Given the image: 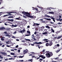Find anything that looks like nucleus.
I'll return each mask as SVG.
<instances>
[{
	"mask_svg": "<svg viewBox=\"0 0 62 62\" xmlns=\"http://www.w3.org/2000/svg\"><path fill=\"white\" fill-rule=\"evenodd\" d=\"M25 16L27 17H29V18H36V16H30V15H26Z\"/></svg>",
	"mask_w": 62,
	"mask_h": 62,
	"instance_id": "2",
	"label": "nucleus"
},
{
	"mask_svg": "<svg viewBox=\"0 0 62 62\" xmlns=\"http://www.w3.org/2000/svg\"><path fill=\"white\" fill-rule=\"evenodd\" d=\"M10 54L13 55H15V54L14 53H10Z\"/></svg>",
	"mask_w": 62,
	"mask_h": 62,
	"instance_id": "24",
	"label": "nucleus"
},
{
	"mask_svg": "<svg viewBox=\"0 0 62 62\" xmlns=\"http://www.w3.org/2000/svg\"><path fill=\"white\" fill-rule=\"evenodd\" d=\"M27 33H29V34H30V32L29 31H27Z\"/></svg>",
	"mask_w": 62,
	"mask_h": 62,
	"instance_id": "35",
	"label": "nucleus"
},
{
	"mask_svg": "<svg viewBox=\"0 0 62 62\" xmlns=\"http://www.w3.org/2000/svg\"><path fill=\"white\" fill-rule=\"evenodd\" d=\"M44 19H45V20H48V21H51V19H50L46 18H44Z\"/></svg>",
	"mask_w": 62,
	"mask_h": 62,
	"instance_id": "12",
	"label": "nucleus"
},
{
	"mask_svg": "<svg viewBox=\"0 0 62 62\" xmlns=\"http://www.w3.org/2000/svg\"><path fill=\"white\" fill-rule=\"evenodd\" d=\"M13 16H10L8 17V18H13Z\"/></svg>",
	"mask_w": 62,
	"mask_h": 62,
	"instance_id": "17",
	"label": "nucleus"
},
{
	"mask_svg": "<svg viewBox=\"0 0 62 62\" xmlns=\"http://www.w3.org/2000/svg\"><path fill=\"white\" fill-rule=\"evenodd\" d=\"M59 18H59V19H60V18H61L62 17V16H59Z\"/></svg>",
	"mask_w": 62,
	"mask_h": 62,
	"instance_id": "57",
	"label": "nucleus"
},
{
	"mask_svg": "<svg viewBox=\"0 0 62 62\" xmlns=\"http://www.w3.org/2000/svg\"><path fill=\"white\" fill-rule=\"evenodd\" d=\"M6 29V28L4 27H2L1 28V30H5Z\"/></svg>",
	"mask_w": 62,
	"mask_h": 62,
	"instance_id": "14",
	"label": "nucleus"
},
{
	"mask_svg": "<svg viewBox=\"0 0 62 62\" xmlns=\"http://www.w3.org/2000/svg\"><path fill=\"white\" fill-rule=\"evenodd\" d=\"M50 8L52 9V8H47V9H48V10H51V9H50Z\"/></svg>",
	"mask_w": 62,
	"mask_h": 62,
	"instance_id": "32",
	"label": "nucleus"
},
{
	"mask_svg": "<svg viewBox=\"0 0 62 62\" xmlns=\"http://www.w3.org/2000/svg\"><path fill=\"white\" fill-rule=\"evenodd\" d=\"M1 47H3H3H5V45H1Z\"/></svg>",
	"mask_w": 62,
	"mask_h": 62,
	"instance_id": "46",
	"label": "nucleus"
},
{
	"mask_svg": "<svg viewBox=\"0 0 62 62\" xmlns=\"http://www.w3.org/2000/svg\"><path fill=\"white\" fill-rule=\"evenodd\" d=\"M32 59H31L30 60H28V61H31V62H32Z\"/></svg>",
	"mask_w": 62,
	"mask_h": 62,
	"instance_id": "50",
	"label": "nucleus"
},
{
	"mask_svg": "<svg viewBox=\"0 0 62 62\" xmlns=\"http://www.w3.org/2000/svg\"><path fill=\"white\" fill-rule=\"evenodd\" d=\"M47 30L46 29H45L44 30V31H45V32H48L47 31Z\"/></svg>",
	"mask_w": 62,
	"mask_h": 62,
	"instance_id": "33",
	"label": "nucleus"
},
{
	"mask_svg": "<svg viewBox=\"0 0 62 62\" xmlns=\"http://www.w3.org/2000/svg\"><path fill=\"white\" fill-rule=\"evenodd\" d=\"M52 62H58L55 61H54L52 60Z\"/></svg>",
	"mask_w": 62,
	"mask_h": 62,
	"instance_id": "51",
	"label": "nucleus"
},
{
	"mask_svg": "<svg viewBox=\"0 0 62 62\" xmlns=\"http://www.w3.org/2000/svg\"><path fill=\"white\" fill-rule=\"evenodd\" d=\"M4 33H5V34L6 35H8V34L7 33V31H5L4 32Z\"/></svg>",
	"mask_w": 62,
	"mask_h": 62,
	"instance_id": "25",
	"label": "nucleus"
},
{
	"mask_svg": "<svg viewBox=\"0 0 62 62\" xmlns=\"http://www.w3.org/2000/svg\"><path fill=\"white\" fill-rule=\"evenodd\" d=\"M50 17V18H51V19H53H53H54V17Z\"/></svg>",
	"mask_w": 62,
	"mask_h": 62,
	"instance_id": "40",
	"label": "nucleus"
},
{
	"mask_svg": "<svg viewBox=\"0 0 62 62\" xmlns=\"http://www.w3.org/2000/svg\"><path fill=\"white\" fill-rule=\"evenodd\" d=\"M52 36H53V37H54V39H56V38H57V37H56V35L54 36V34H52Z\"/></svg>",
	"mask_w": 62,
	"mask_h": 62,
	"instance_id": "16",
	"label": "nucleus"
},
{
	"mask_svg": "<svg viewBox=\"0 0 62 62\" xmlns=\"http://www.w3.org/2000/svg\"><path fill=\"white\" fill-rule=\"evenodd\" d=\"M6 36H8V37H10V35H6Z\"/></svg>",
	"mask_w": 62,
	"mask_h": 62,
	"instance_id": "58",
	"label": "nucleus"
},
{
	"mask_svg": "<svg viewBox=\"0 0 62 62\" xmlns=\"http://www.w3.org/2000/svg\"><path fill=\"white\" fill-rule=\"evenodd\" d=\"M12 38H14V39H15V37L14 36H12Z\"/></svg>",
	"mask_w": 62,
	"mask_h": 62,
	"instance_id": "48",
	"label": "nucleus"
},
{
	"mask_svg": "<svg viewBox=\"0 0 62 62\" xmlns=\"http://www.w3.org/2000/svg\"><path fill=\"white\" fill-rule=\"evenodd\" d=\"M26 30H25L24 29H23L22 31H20V33H23L24 32H25V31H26Z\"/></svg>",
	"mask_w": 62,
	"mask_h": 62,
	"instance_id": "9",
	"label": "nucleus"
},
{
	"mask_svg": "<svg viewBox=\"0 0 62 62\" xmlns=\"http://www.w3.org/2000/svg\"><path fill=\"white\" fill-rule=\"evenodd\" d=\"M27 28H29L30 27V26H28L27 27Z\"/></svg>",
	"mask_w": 62,
	"mask_h": 62,
	"instance_id": "64",
	"label": "nucleus"
},
{
	"mask_svg": "<svg viewBox=\"0 0 62 62\" xmlns=\"http://www.w3.org/2000/svg\"><path fill=\"white\" fill-rule=\"evenodd\" d=\"M13 59V58H9L8 59H9V60H11V59Z\"/></svg>",
	"mask_w": 62,
	"mask_h": 62,
	"instance_id": "52",
	"label": "nucleus"
},
{
	"mask_svg": "<svg viewBox=\"0 0 62 62\" xmlns=\"http://www.w3.org/2000/svg\"><path fill=\"white\" fill-rule=\"evenodd\" d=\"M42 58L43 59H45V57H44L43 56H43L42 57Z\"/></svg>",
	"mask_w": 62,
	"mask_h": 62,
	"instance_id": "38",
	"label": "nucleus"
},
{
	"mask_svg": "<svg viewBox=\"0 0 62 62\" xmlns=\"http://www.w3.org/2000/svg\"><path fill=\"white\" fill-rule=\"evenodd\" d=\"M18 47H19V46H18V45H17L16 46V48H18Z\"/></svg>",
	"mask_w": 62,
	"mask_h": 62,
	"instance_id": "59",
	"label": "nucleus"
},
{
	"mask_svg": "<svg viewBox=\"0 0 62 62\" xmlns=\"http://www.w3.org/2000/svg\"><path fill=\"white\" fill-rule=\"evenodd\" d=\"M20 50H18V52H19V53H20Z\"/></svg>",
	"mask_w": 62,
	"mask_h": 62,
	"instance_id": "60",
	"label": "nucleus"
},
{
	"mask_svg": "<svg viewBox=\"0 0 62 62\" xmlns=\"http://www.w3.org/2000/svg\"><path fill=\"white\" fill-rule=\"evenodd\" d=\"M30 34H28V35H26L25 36H30Z\"/></svg>",
	"mask_w": 62,
	"mask_h": 62,
	"instance_id": "41",
	"label": "nucleus"
},
{
	"mask_svg": "<svg viewBox=\"0 0 62 62\" xmlns=\"http://www.w3.org/2000/svg\"><path fill=\"white\" fill-rule=\"evenodd\" d=\"M33 43L34 44H42V43L41 42H39L38 43L35 42V43L34 42Z\"/></svg>",
	"mask_w": 62,
	"mask_h": 62,
	"instance_id": "6",
	"label": "nucleus"
},
{
	"mask_svg": "<svg viewBox=\"0 0 62 62\" xmlns=\"http://www.w3.org/2000/svg\"><path fill=\"white\" fill-rule=\"evenodd\" d=\"M53 44V43L52 42H50V43H49V46H52Z\"/></svg>",
	"mask_w": 62,
	"mask_h": 62,
	"instance_id": "21",
	"label": "nucleus"
},
{
	"mask_svg": "<svg viewBox=\"0 0 62 62\" xmlns=\"http://www.w3.org/2000/svg\"><path fill=\"white\" fill-rule=\"evenodd\" d=\"M31 54H34V55H35V53L34 52H31Z\"/></svg>",
	"mask_w": 62,
	"mask_h": 62,
	"instance_id": "39",
	"label": "nucleus"
},
{
	"mask_svg": "<svg viewBox=\"0 0 62 62\" xmlns=\"http://www.w3.org/2000/svg\"><path fill=\"white\" fill-rule=\"evenodd\" d=\"M48 13V14H54V13L53 12H49Z\"/></svg>",
	"mask_w": 62,
	"mask_h": 62,
	"instance_id": "13",
	"label": "nucleus"
},
{
	"mask_svg": "<svg viewBox=\"0 0 62 62\" xmlns=\"http://www.w3.org/2000/svg\"><path fill=\"white\" fill-rule=\"evenodd\" d=\"M31 55H34V54H30L29 55V56H31Z\"/></svg>",
	"mask_w": 62,
	"mask_h": 62,
	"instance_id": "47",
	"label": "nucleus"
},
{
	"mask_svg": "<svg viewBox=\"0 0 62 62\" xmlns=\"http://www.w3.org/2000/svg\"><path fill=\"white\" fill-rule=\"evenodd\" d=\"M36 36H37V38H38L39 39L40 38V35L39 34H37L36 35Z\"/></svg>",
	"mask_w": 62,
	"mask_h": 62,
	"instance_id": "10",
	"label": "nucleus"
},
{
	"mask_svg": "<svg viewBox=\"0 0 62 62\" xmlns=\"http://www.w3.org/2000/svg\"><path fill=\"white\" fill-rule=\"evenodd\" d=\"M60 31H58L57 32H56V33H60Z\"/></svg>",
	"mask_w": 62,
	"mask_h": 62,
	"instance_id": "45",
	"label": "nucleus"
},
{
	"mask_svg": "<svg viewBox=\"0 0 62 62\" xmlns=\"http://www.w3.org/2000/svg\"><path fill=\"white\" fill-rule=\"evenodd\" d=\"M32 37H33L34 38H35V36H34V34H33L32 35Z\"/></svg>",
	"mask_w": 62,
	"mask_h": 62,
	"instance_id": "56",
	"label": "nucleus"
},
{
	"mask_svg": "<svg viewBox=\"0 0 62 62\" xmlns=\"http://www.w3.org/2000/svg\"><path fill=\"white\" fill-rule=\"evenodd\" d=\"M45 16L46 17H47L48 18H49V17H51V16H48V15H45Z\"/></svg>",
	"mask_w": 62,
	"mask_h": 62,
	"instance_id": "18",
	"label": "nucleus"
},
{
	"mask_svg": "<svg viewBox=\"0 0 62 62\" xmlns=\"http://www.w3.org/2000/svg\"><path fill=\"white\" fill-rule=\"evenodd\" d=\"M42 60H43V59H40L39 60V61H40V62H41V61H42Z\"/></svg>",
	"mask_w": 62,
	"mask_h": 62,
	"instance_id": "29",
	"label": "nucleus"
},
{
	"mask_svg": "<svg viewBox=\"0 0 62 62\" xmlns=\"http://www.w3.org/2000/svg\"><path fill=\"white\" fill-rule=\"evenodd\" d=\"M23 16L24 18H27V17H26V16Z\"/></svg>",
	"mask_w": 62,
	"mask_h": 62,
	"instance_id": "54",
	"label": "nucleus"
},
{
	"mask_svg": "<svg viewBox=\"0 0 62 62\" xmlns=\"http://www.w3.org/2000/svg\"><path fill=\"white\" fill-rule=\"evenodd\" d=\"M51 30L52 32H53V33H54V30L52 29H51Z\"/></svg>",
	"mask_w": 62,
	"mask_h": 62,
	"instance_id": "26",
	"label": "nucleus"
},
{
	"mask_svg": "<svg viewBox=\"0 0 62 62\" xmlns=\"http://www.w3.org/2000/svg\"><path fill=\"white\" fill-rule=\"evenodd\" d=\"M62 36H60L57 38V39H60V38H62Z\"/></svg>",
	"mask_w": 62,
	"mask_h": 62,
	"instance_id": "28",
	"label": "nucleus"
},
{
	"mask_svg": "<svg viewBox=\"0 0 62 62\" xmlns=\"http://www.w3.org/2000/svg\"><path fill=\"white\" fill-rule=\"evenodd\" d=\"M0 58L1 59H3V57L1 56V55H0Z\"/></svg>",
	"mask_w": 62,
	"mask_h": 62,
	"instance_id": "31",
	"label": "nucleus"
},
{
	"mask_svg": "<svg viewBox=\"0 0 62 62\" xmlns=\"http://www.w3.org/2000/svg\"><path fill=\"white\" fill-rule=\"evenodd\" d=\"M15 13V12H11L9 13H8L7 12H6V13H7V14H9L8 15H7V16H10V14H11V13Z\"/></svg>",
	"mask_w": 62,
	"mask_h": 62,
	"instance_id": "5",
	"label": "nucleus"
},
{
	"mask_svg": "<svg viewBox=\"0 0 62 62\" xmlns=\"http://www.w3.org/2000/svg\"><path fill=\"white\" fill-rule=\"evenodd\" d=\"M56 53H58V52H59V51H56Z\"/></svg>",
	"mask_w": 62,
	"mask_h": 62,
	"instance_id": "62",
	"label": "nucleus"
},
{
	"mask_svg": "<svg viewBox=\"0 0 62 62\" xmlns=\"http://www.w3.org/2000/svg\"><path fill=\"white\" fill-rule=\"evenodd\" d=\"M0 54H3V55H6V53L5 52H0Z\"/></svg>",
	"mask_w": 62,
	"mask_h": 62,
	"instance_id": "11",
	"label": "nucleus"
},
{
	"mask_svg": "<svg viewBox=\"0 0 62 62\" xmlns=\"http://www.w3.org/2000/svg\"><path fill=\"white\" fill-rule=\"evenodd\" d=\"M1 40H2L3 41H4V39L3 38H1Z\"/></svg>",
	"mask_w": 62,
	"mask_h": 62,
	"instance_id": "42",
	"label": "nucleus"
},
{
	"mask_svg": "<svg viewBox=\"0 0 62 62\" xmlns=\"http://www.w3.org/2000/svg\"><path fill=\"white\" fill-rule=\"evenodd\" d=\"M26 40H27V41H30V40L29 39H26Z\"/></svg>",
	"mask_w": 62,
	"mask_h": 62,
	"instance_id": "44",
	"label": "nucleus"
},
{
	"mask_svg": "<svg viewBox=\"0 0 62 62\" xmlns=\"http://www.w3.org/2000/svg\"><path fill=\"white\" fill-rule=\"evenodd\" d=\"M33 25L34 26H37L38 25H39V24L34 23Z\"/></svg>",
	"mask_w": 62,
	"mask_h": 62,
	"instance_id": "7",
	"label": "nucleus"
},
{
	"mask_svg": "<svg viewBox=\"0 0 62 62\" xmlns=\"http://www.w3.org/2000/svg\"><path fill=\"white\" fill-rule=\"evenodd\" d=\"M45 16L46 17H47L48 18H49V17H51V16H48V15H45Z\"/></svg>",
	"mask_w": 62,
	"mask_h": 62,
	"instance_id": "19",
	"label": "nucleus"
},
{
	"mask_svg": "<svg viewBox=\"0 0 62 62\" xmlns=\"http://www.w3.org/2000/svg\"><path fill=\"white\" fill-rule=\"evenodd\" d=\"M62 21V19H60V22H61V21Z\"/></svg>",
	"mask_w": 62,
	"mask_h": 62,
	"instance_id": "63",
	"label": "nucleus"
},
{
	"mask_svg": "<svg viewBox=\"0 0 62 62\" xmlns=\"http://www.w3.org/2000/svg\"><path fill=\"white\" fill-rule=\"evenodd\" d=\"M42 34H43V35H45V34H47V32H43L42 33Z\"/></svg>",
	"mask_w": 62,
	"mask_h": 62,
	"instance_id": "23",
	"label": "nucleus"
},
{
	"mask_svg": "<svg viewBox=\"0 0 62 62\" xmlns=\"http://www.w3.org/2000/svg\"><path fill=\"white\" fill-rule=\"evenodd\" d=\"M46 46H48L49 45V43H47L46 44Z\"/></svg>",
	"mask_w": 62,
	"mask_h": 62,
	"instance_id": "22",
	"label": "nucleus"
},
{
	"mask_svg": "<svg viewBox=\"0 0 62 62\" xmlns=\"http://www.w3.org/2000/svg\"><path fill=\"white\" fill-rule=\"evenodd\" d=\"M46 57H50L51 56L53 55V53L52 52H47L46 53Z\"/></svg>",
	"mask_w": 62,
	"mask_h": 62,
	"instance_id": "1",
	"label": "nucleus"
},
{
	"mask_svg": "<svg viewBox=\"0 0 62 62\" xmlns=\"http://www.w3.org/2000/svg\"><path fill=\"white\" fill-rule=\"evenodd\" d=\"M23 57H24V56H19V58H23Z\"/></svg>",
	"mask_w": 62,
	"mask_h": 62,
	"instance_id": "34",
	"label": "nucleus"
},
{
	"mask_svg": "<svg viewBox=\"0 0 62 62\" xmlns=\"http://www.w3.org/2000/svg\"><path fill=\"white\" fill-rule=\"evenodd\" d=\"M43 56V55H40L39 56V57L42 58Z\"/></svg>",
	"mask_w": 62,
	"mask_h": 62,
	"instance_id": "37",
	"label": "nucleus"
},
{
	"mask_svg": "<svg viewBox=\"0 0 62 62\" xmlns=\"http://www.w3.org/2000/svg\"><path fill=\"white\" fill-rule=\"evenodd\" d=\"M6 46L7 47H10V46H9V45H6Z\"/></svg>",
	"mask_w": 62,
	"mask_h": 62,
	"instance_id": "55",
	"label": "nucleus"
},
{
	"mask_svg": "<svg viewBox=\"0 0 62 62\" xmlns=\"http://www.w3.org/2000/svg\"><path fill=\"white\" fill-rule=\"evenodd\" d=\"M45 27L46 28H47L50 29V27H49L48 26H45Z\"/></svg>",
	"mask_w": 62,
	"mask_h": 62,
	"instance_id": "20",
	"label": "nucleus"
},
{
	"mask_svg": "<svg viewBox=\"0 0 62 62\" xmlns=\"http://www.w3.org/2000/svg\"><path fill=\"white\" fill-rule=\"evenodd\" d=\"M15 20H21V19L19 18H16L15 19Z\"/></svg>",
	"mask_w": 62,
	"mask_h": 62,
	"instance_id": "27",
	"label": "nucleus"
},
{
	"mask_svg": "<svg viewBox=\"0 0 62 62\" xmlns=\"http://www.w3.org/2000/svg\"><path fill=\"white\" fill-rule=\"evenodd\" d=\"M8 21H10L11 22H13L14 21V20L13 19H8Z\"/></svg>",
	"mask_w": 62,
	"mask_h": 62,
	"instance_id": "15",
	"label": "nucleus"
},
{
	"mask_svg": "<svg viewBox=\"0 0 62 62\" xmlns=\"http://www.w3.org/2000/svg\"><path fill=\"white\" fill-rule=\"evenodd\" d=\"M6 30H7V31H9V30H10V28H9L7 29Z\"/></svg>",
	"mask_w": 62,
	"mask_h": 62,
	"instance_id": "30",
	"label": "nucleus"
},
{
	"mask_svg": "<svg viewBox=\"0 0 62 62\" xmlns=\"http://www.w3.org/2000/svg\"><path fill=\"white\" fill-rule=\"evenodd\" d=\"M45 49H44L42 51V52H43V53L44 52H45Z\"/></svg>",
	"mask_w": 62,
	"mask_h": 62,
	"instance_id": "49",
	"label": "nucleus"
},
{
	"mask_svg": "<svg viewBox=\"0 0 62 62\" xmlns=\"http://www.w3.org/2000/svg\"><path fill=\"white\" fill-rule=\"evenodd\" d=\"M56 46H59V44H58L56 45Z\"/></svg>",
	"mask_w": 62,
	"mask_h": 62,
	"instance_id": "61",
	"label": "nucleus"
},
{
	"mask_svg": "<svg viewBox=\"0 0 62 62\" xmlns=\"http://www.w3.org/2000/svg\"><path fill=\"white\" fill-rule=\"evenodd\" d=\"M58 58V57H57L56 58H54V59H57Z\"/></svg>",
	"mask_w": 62,
	"mask_h": 62,
	"instance_id": "53",
	"label": "nucleus"
},
{
	"mask_svg": "<svg viewBox=\"0 0 62 62\" xmlns=\"http://www.w3.org/2000/svg\"><path fill=\"white\" fill-rule=\"evenodd\" d=\"M23 52H24V53H23V54H26L27 52H28V50L26 49L25 50H24Z\"/></svg>",
	"mask_w": 62,
	"mask_h": 62,
	"instance_id": "8",
	"label": "nucleus"
},
{
	"mask_svg": "<svg viewBox=\"0 0 62 62\" xmlns=\"http://www.w3.org/2000/svg\"><path fill=\"white\" fill-rule=\"evenodd\" d=\"M48 39H45L43 40L44 41H46V40H48Z\"/></svg>",
	"mask_w": 62,
	"mask_h": 62,
	"instance_id": "36",
	"label": "nucleus"
},
{
	"mask_svg": "<svg viewBox=\"0 0 62 62\" xmlns=\"http://www.w3.org/2000/svg\"><path fill=\"white\" fill-rule=\"evenodd\" d=\"M33 9H32V10H35H35H36V11H35V13H38L39 12L38 11V8H34V7H32Z\"/></svg>",
	"mask_w": 62,
	"mask_h": 62,
	"instance_id": "4",
	"label": "nucleus"
},
{
	"mask_svg": "<svg viewBox=\"0 0 62 62\" xmlns=\"http://www.w3.org/2000/svg\"><path fill=\"white\" fill-rule=\"evenodd\" d=\"M22 14H26V15H30V13L27 12H26L23 11L22 12Z\"/></svg>",
	"mask_w": 62,
	"mask_h": 62,
	"instance_id": "3",
	"label": "nucleus"
},
{
	"mask_svg": "<svg viewBox=\"0 0 62 62\" xmlns=\"http://www.w3.org/2000/svg\"><path fill=\"white\" fill-rule=\"evenodd\" d=\"M33 39L34 40H35V41H36L37 40V39H35V38H33Z\"/></svg>",
	"mask_w": 62,
	"mask_h": 62,
	"instance_id": "43",
	"label": "nucleus"
}]
</instances>
